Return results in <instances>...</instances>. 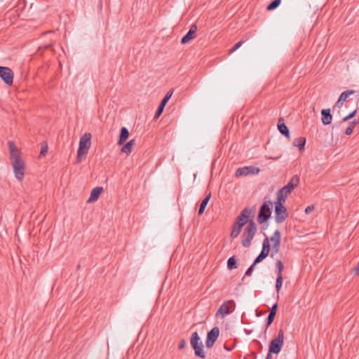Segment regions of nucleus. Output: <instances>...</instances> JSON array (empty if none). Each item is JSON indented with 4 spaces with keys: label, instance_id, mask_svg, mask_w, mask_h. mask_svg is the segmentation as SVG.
<instances>
[{
    "label": "nucleus",
    "instance_id": "obj_20",
    "mask_svg": "<svg viewBox=\"0 0 359 359\" xmlns=\"http://www.w3.org/2000/svg\"><path fill=\"white\" fill-rule=\"evenodd\" d=\"M104 191L103 187H97L94 188L90 193V196L88 200V203H93L96 201L99 197L100 195Z\"/></svg>",
    "mask_w": 359,
    "mask_h": 359
},
{
    "label": "nucleus",
    "instance_id": "obj_6",
    "mask_svg": "<svg viewBox=\"0 0 359 359\" xmlns=\"http://www.w3.org/2000/svg\"><path fill=\"white\" fill-rule=\"evenodd\" d=\"M190 344L194 349L195 355L201 358H205V355L203 351V345L197 332H194L191 337Z\"/></svg>",
    "mask_w": 359,
    "mask_h": 359
},
{
    "label": "nucleus",
    "instance_id": "obj_15",
    "mask_svg": "<svg viewBox=\"0 0 359 359\" xmlns=\"http://www.w3.org/2000/svg\"><path fill=\"white\" fill-rule=\"evenodd\" d=\"M355 93L354 90H347L344 92H343L338 100L334 104V107L341 108L343 107L344 102L348 101V99L350 95H353Z\"/></svg>",
    "mask_w": 359,
    "mask_h": 359
},
{
    "label": "nucleus",
    "instance_id": "obj_44",
    "mask_svg": "<svg viewBox=\"0 0 359 359\" xmlns=\"http://www.w3.org/2000/svg\"><path fill=\"white\" fill-rule=\"evenodd\" d=\"M80 269V265L79 264V265L77 266V269Z\"/></svg>",
    "mask_w": 359,
    "mask_h": 359
},
{
    "label": "nucleus",
    "instance_id": "obj_29",
    "mask_svg": "<svg viewBox=\"0 0 359 359\" xmlns=\"http://www.w3.org/2000/svg\"><path fill=\"white\" fill-rule=\"evenodd\" d=\"M358 123L355 121H350L348 123V127L346 128V129L345 130V134L346 135H350L353 133V128L355 126V125L357 124Z\"/></svg>",
    "mask_w": 359,
    "mask_h": 359
},
{
    "label": "nucleus",
    "instance_id": "obj_7",
    "mask_svg": "<svg viewBox=\"0 0 359 359\" xmlns=\"http://www.w3.org/2000/svg\"><path fill=\"white\" fill-rule=\"evenodd\" d=\"M272 203L270 201H264L260 207L258 212L257 222L259 224L266 222L271 215V206Z\"/></svg>",
    "mask_w": 359,
    "mask_h": 359
},
{
    "label": "nucleus",
    "instance_id": "obj_36",
    "mask_svg": "<svg viewBox=\"0 0 359 359\" xmlns=\"http://www.w3.org/2000/svg\"><path fill=\"white\" fill-rule=\"evenodd\" d=\"M267 256L264 255V253L260 252L259 255L255 258L254 261V265H256L257 264L261 262L262 260H264Z\"/></svg>",
    "mask_w": 359,
    "mask_h": 359
},
{
    "label": "nucleus",
    "instance_id": "obj_1",
    "mask_svg": "<svg viewBox=\"0 0 359 359\" xmlns=\"http://www.w3.org/2000/svg\"><path fill=\"white\" fill-rule=\"evenodd\" d=\"M92 135L89 133H84L79 140V146L77 151V158L76 163H80L82 161V157L86 156L88 154V149L91 145V140Z\"/></svg>",
    "mask_w": 359,
    "mask_h": 359
},
{
    "label": "nucleus",
    "instance_id": "obj_12",
    "mask_svg": "<svg viewBox=\"0 0 359 359\" xmlns=\"http://www.w3.org/2000/svg\"><path fill=\"white\" fill-rule=\"evenodd\" d=\"M280 237L281 235L280 231L276 230L270 238V241L272 243L271 257L279 252L280 245Z\"/></svg>",
    "mask_w": 359,
    "mask_h": 359
},
{
    "label": "nucleus",
    "instance_id": "obj_4",
    "mask_svg": "<svg viewBox=\"0 0 359 359\" xmlns=\"http://www.w3.org/2000/svg\"><path fill=\"white\" fill-rule=\"evenodd\" d=\"M284 342V331L281 329L278 331V336L272 339L269 346V353L266 359H272L271 353H280Z\"/></svg>",
    "mask_w": 359,
    "mask_h": 359
},
{
    "label": "nucleus",
    "instance_id": "obj_30",
    "mask_svg": "<svg viewBox=\"0 0 359 359\" xmlns=\"http://www.w3.org/2000/svg\"><path fill=\"white\" fill-rule=\"evenodd\" d=\"M281 3V0H273L268 6L266 9L268 11H273L276 9Z\"/></svg>",
    "mask_w": 359,
    "mask_h": 359
},
{
    "label": "nucleus",
    "instance_id": "obj_19",
    "mask_svg": "<svg viewBox=\"0 0 359 359\" xmlns=\"http://www.w3.org/2000/svg\"><path fill=\"white\" fill-rule=\"evenodd\" d=\"M9 153H10V160L15 159L16 158H20V154L18 149L15 145L14 142L12 141H8V142Z\"/></svg>",
    "mask_w": 359,
    "mask_h": 359
},
{
    "label": "nucleus",
    "instance_id": "obj_32",
    "mask_svg": "<svg viewBox=\"0 0 359 359\" xmlns=\"http://www.w3.org/2000/svg\"><path fill=\"white\" fill-rule=\"evenodd\" d=\"M276 264V266L278 268L277 276H283L282 272L283 271L284 266H283L281 260L280 259H277Z\"/></svg>",
    "mask_w": 359,
    "mask_h": 359
},
{
    "label": "nucleus",
    "instance_id": "obj_14",
    "mask_svg": "<svg viewBox=\"0 0 359 359\" xmlns=\"http://www.w3.org/2000/svg\"><path fill=\"white\" fill-rule=\"evenodd\" d=\"M219 335V329L217 327H213L210 331L208 332L205 346L207 348H211L213 346L215 342L217 339Z\"/></svg>",
    "mask_w": 359,
    "mask_h": 359
},
{
    "label": "nucleus",
    "instance_id": "obj_17",
    "mask_svg": "<svg viewBox=\"0 0 359 359\" xmlns=\"http://www.w3.org/2000/svg\"><path fill=\"white\" fill-rule=\"evenodd\" d=\"M322 123L323 125L327 126L331 123L332 116L331 114L330 109H323L321 110Z\"/></svg>",
    "mask_w": 359,
    "mask_h": 359
},
{
    "label": "nucleus",
    "instance_id": "obj_35",
    "mask_svg": "<svg viewBox=\"0 0 359 359\" xmlns=\"http://www.w3.org/2000/svg\"><path fill=\"white\" fill-rule=\"evenodd\" d=\"M275 316H276V315L272 313H269L268 317L266 319V323L267 327L270 326L272 324V323L275 318Z\"/></svg>",
    "mask_w": 359,
    "mask_h": 359
},
{
    "label": "nucleus",
    "instance_id": "obj_26",
    "mask_svg": "<svg viewBox=\"0 0 359 359\" xmlns=\"http://www.w3.org/2000/svg\"><path fill=\"white\" fill-rule=\"evenodd\" d=\"M270 252V245H269V239L268 237H266L262 243V249L261 252L264 253V255L268 256Z\"/></svg>",
    "mask_w": 359,
    "mask_h": 359
},
{
    "label": "nucleus",
    "instance_id": "obj_2",
    "mask_svg": "<svg viewBox=\"0 0 359 359\" xmlns=\"http://www.w3.org/2000/svg\"><path fill=\"white\" fill-rule=\"evenodd\" d=\"M299 183V177L298 175H294L290 182L281 188L277 193V200L285 202L288 195L292 191L298 186Z\"/></svg>",
    "mask_w": 359,
    "mask_h": 359
},
{
    "label": "nucleus",
    "instance_id": "obj_9",
    "mask_svg": "<svg viewBox=\"0 0 359 359\" xmlns=\"http://www.w3.org/2000/svg\"><path fill=\"white\" fill-rule=\"evenodd\" d=\"M255 212V207H253L252 209L245 208L237 217L236 223H237L238 224H239V226H241L243 227L245 224L248 223L249 221H248V219L250 217H253Z\"/></svg>",
    "mask_w": 359,
    "mask_h": 359
},
{
    "label": "nucleus",
    "instance_id": "obj_28",
    "mask_svg": "<svg viewBox=\"0 0 359 359\" xmlns=\"http://www.w3.org/2000/svg\"><path fill=\"white\" fill-rule=\"evenodd\" d=\"M227 268L229 270H233L237 268L236 259L235 256H232L229 258L227 261Z\"/></svg>",
    "mask_w": 359,
    "mask_h": 359
},
{
    "label": "nucleus",
    "instance_id": "obj_8",
    "mask_svg": "<svg viewBox=\"0 0 359 359\" xmlns=\"http://www.w3.org/2000/svg\"><path fill=\"white\" fill-rule=\"evenodd\" d=\"M13 168L15 177L19 180H22L25 175V163L21 157L16 158L11 161Z\"/></svg>",
    "mask_w": 359,
    "mask_h": 359
},
{
    "label": "nucleus",
    "instance_id": "obj_27",
    "mask_svg": "<svg viewBox=\"0 0 359 359\" xmlns=\"http://www.w3.org/2000/svg\"><path fill=\"white\" fill-rule=\"evenodd\" d=\"M241 229H242V226H239V224H238L237 223L235 222L233 224V227H232V231H231V237L232 238H237L239 236L240 233H241Z\"/></svg>",
    "mask_w": 359,
    "mask_h": 359
},
{
    "label": "nucleus",
    "instance_id": "obj_41",
    "mask_svg": "<svg viewBox=\"0 0 359 359\" xmlns=\"http://www.w3.org/2000/svg\"><path fill=\"white\" fill-rule=\"evenodd\" d=\"M277 309H278V304L276 303V304H274L272 306L271 309H270V312L269 313H272L276 315V311H277Z\"/></svg>",
    "mask_w": 359,
    "mask_h": 359
},
{
    "label": "nucleus",
    "instance_id": "obj_3",
    "mask_svg": "<svg viewBox=\"0 0 359 359\" xmlns=\"http://www.w3.org/2000/svg\"><path fill=\"white\" fill-rule=\"evenodd\" d=\"M257 230L256 224L253 219H250L242 234V245L243 247L249 248L251 245L252 240L253 239Z\"/></svg>",
    "mask_w": 359,
    "mask_h": 359
},
{
    "label": "nucleus",
    "instance_id": "obj_34",
    "mask_svg": "<svg viewBox=\"0 0 359 359\" xmlns=\"http://www.w3.org/2000/svg\"><path fill=\"white\" fill-rule=\"evenodd\" d=\"M283 284V276H277L276 288L278 292L282 287Z\"/></svg>",
    "mask_w": 359,
    "mask_h": 359
},
{
    "label": "nucleus",
    "instance_id": "obj_42",
    "mask_svg": "<svg viewBox=\"0 0 359 359\" xmlns=\"http://www.w3.org/2000/svg\"><path fill=\"white\" fill-rule=\"evenodd\" d=\"M313 210H314V205H311L308 206V207L305 209V212H306V214H309V213H311Z\"/></svg>",
    "mask_w": 359,
    "mask_h": 359
},
{
    "label": "nucleus",
    "instance_id": "obj_11",
    "mask_svg": "<svg viewBox=\"0 0 359 359\" xmlns=\"http://www.w3.org/2000/svg\"><path fill=\"white\" fill-rule=\"evenodd\" d=\"M13 72L8 67L0 66V78L8 86H11L13 83Z\"/></svg>",
    "mask_w": 359,
    "mask_h": 359
},
{
    "label": "nucleus",
    "instance_id": "obj_40",
    "mask_svg": "<svg viewBox=\"0 0 359 359\" xmlns=\"http://www.w3.org/2000/svg\"><path fill=\"white\" fill-rule=\"evenodd\" d=\"M352 273L355 276L359 275V263L354 268L352 269Z\"/></svg>",
    "mask_w": 359,
    "mask_h": 359
},
{
    "label": "nucleus",
    "instance_id": "obj_23",
    "mask_svg": "<svg viewBox=\"0 0 359 359\" xmlns=\"http://www.w3.org/2000/svg\"><path fill=\"white\" fill-rule=\"evenodd\" d=\"M210 198H211V194L209 193L205 197V198L202 201V202L201 203V205H200L198 212V215H201L204 212V210H205Z\"/></svg>",
    "mask_w": 359,
    "mask_h": 359
},
{
    "label": "nucleus",
    "instance_id": "obj_43",
    "mask_svg": "<svg viewBox=\"0 0 359 359\" xmlns=\"http://www.w3.org/2000/svg\"><path fill=\"white\" fill-rule=\"evenodd\" d=\"M185 344H186V341L184 339H182L180 341V344H179V346H178V348L179 349H182L184 348L185 346Z\"/></svg>",
    "mask_w": 359,
    "mask_h": 359
},
{
    "label": "nucleus",
    "instance_id": "obj_16",
    "mask_svg": "<svg viewBox=\"0 0 359 359\" xmlns=\"http://www.w3.org/2000/svg\"><path fill=\"white\" fill-rule=\"evenodd\" d=\"M196 31L197 26L195 24L192 25L189 32L181 39V43L185 44L188 43L190 40L194 39L196 37L195 33Z\"/></svg>",
    "mask_w": 359,
    "mask_h": 359
},
{
    "label": "nucleus",
    "instance_id": "obj_37",
    "mask_svg": "<svg viewBox=\"0 0 359 359\" xmlns=\"http://www.w3.org/2000/svg\"><path fill=\"white\" fill-rule=\"evenodd\" d=\"M243 44V41H240L238 43H236L234 46L229 50V53H232L233 52L236 51L237 49H238Z\"/></svg>",
    "mask_w": 359,
    "mask_h": 359
},
{
    "label": "nucleus",
    "instance_id": "obj_39",
    "mask_svg": "<svg viewBox=\"0 0 359 359\" xmlns=\"http://www.w3.org/2000/svg\"><path fill=\"white\" fill-rule=\"evenodd\" d=\"M255 266L254 265V263L247 269V271H245V276H251L253 270H254V268H255Z\"/></svg>",
    "mask_w": 359,
    "mask_h": 359
},
{
    "label": "nucleus",
    "instance_id": "obj_38",
    "mask_svg": "<svg viewBox=\"0 0 359 359\" xmlns=\"http://www.w3.org/2000/svg\"><path fill=\"white\" fill-rule=\"evenodd\" d=\"M48 152V145L47 144H45L44 145L41 146V151H40V156H45Z\"/></svg>",
    "mask_w": 359,
    "mask_h": 359
},
{
    "label": "nucleus",
    "instance_id": "obj_21",
    "mask_svg": "<svg viewBox=\"0 0 359 359\" xmlns=\"http://www.w3.org/2000/svg\"><path fill=\"white\" fill-rule=\"evenodd\" d=\"M129 137V131L126 127L121 129L118 144L122 145Z\"/></svg>",
    "mask_w": 359,
    "mask_h": 359
},
{
    "label": "nucleus",
    "instance_id": "obj_25",
    "mask_svg": "<svg viewBox=\"0 0 359 359\" xmlns=\"http://www.w3.org/2000/svg\"><path fill=\"white\" fill-rule=\"evenodd\" d=\"M356 113H357V109H355L354 111H353L352 112H351L348 115H347L346 116L344 117V118H342V120H341V121H340L338 123H337V124L334 125V126H332V128L334 129V128H337V127H339V126L342 123H344V122H346V121H348L351 120V118H353L355 116Z\"/></svg>",
    "mask_w": 359,
    "mask_h": 359
},
{
    "label": "nucleus",
    "instance_id": "obj_5",
    "mask_svg": "<svg viewBox=\"0 0 359 359\" xmlns=\"http://www.w3.org/2000/svg\"><path fill=\"white\" fill-rule=\"evenodd\" d=\"M284 203L279 200L274 202L275 220L278 224L283 223L289 215L287 208L283 205Z\"/></svg>",
    "mask_w": 359,
    "mask_h": 359
},
{
    "label": "nucleus",
    "instance_id": "obj_33",
    "mask_svg": "<svg viewBox=\"0 0 359 359\" xmlns=\"http://www.w3.org/2000/svg\"><path fill=\"white\" fill-rule=\"evenodd\" d=\"M165 106L163 104H159L155 115H154V119L158 118V117L162 114L163 110H164Z\"/></svg>",
    "mask_w": 359,
    "mask_h": 359
},
{
    "label": "nucleus",
    "instance_id": "obj_18",
    "mask_svg": "<svg viewBox=\"0 0 359 359\" xmlns=\"http://www.w3.org/2000/svg\"><path fill=\"white\" fill-rule=\"evenodd\" d=\"M278 129L279 132L287 139H290V130L284 123L283 118H279L278 122Z\"/></svg>",
    "mask_w": 359,
    "mask_h": 359
},
{
    "label": "nucleus",
    "instance_id": "obj_13",
    "mask_svg": "<svg viewBox=\"0 0 359 359\" xmlns=\"http://www.w3.org/2000/svg\"><path fill=\"white\" fill-rule=\"evenodd\" d=\"M259 171L260 169L255 166H245L237 169L235 175L236 177H239L242 176H247L248 175H256L258 174Z\"/></svg>",
    "mask_w": 359,
    "mask_h": 359
},
{
    "label": "nucleus",
    "instance_id": "obj_24",
    "mask_svg": "<svg viewBox=\"0 0 359 359\" xmlns=\"http://www.w3.org/2000/svg\"><path fill=\"white\" fill-rule=\"evenodd\" d=\"M306 144V138L304 137H300L296 140H294L293 144L294 147H297L299 148L300 151H302L304 149Z\"/></svg>",
    "mask_w": 359,
    "mask_h": 359
},
{
    "label": "nucleus",
    "instance_id": "obj_22",
    "mask_svg": "<svg viewBox=\"0 0 359 359\" xmlns=\"http://www.w3.org/2000/svg\"><path fill=\"white\" fill-rule=\"evenodd\" d=\"M135 144V140L134 139L130 140L126 144H125L122 148L121 151L123 153L126 154L127 155L130 154L132 152L133 147Z\"/></svg>",
    "mask_w": 359,
    "mask_h": 359
},
{
    "label": "nucleus",
    "instance_id": "obj_10",
    "mask_svg": "<svg viewBox=\"0 0 359 359\" xmlns=\"http://www.w3.org/2000/svg\"><path fill=\"white\" fill-rule=\"evenodd\" d=\"M236 308V304L233 300H228L224 302L216 313V316H221L224 317L225 316L232 313Z\"/></svg>",
    "mask_w": 359,
    "mask_h": 359
},
{
    "label": "nucleus",
    "instance_id": "obj_31",
    "mask_svg": "<svg viewBox=\"0 0 359 359\" xmlns=\"http://www.w3.org/2000/svg\"><path fill=\"white\" fill-rule=\"evenodd\" d=\"M173 90H174L173 89H170L169 91H168V93H166L165 97L161 100V104H163L164 106L166 105L167 102H168V100L170 99L171 96L172 95Z\"/></svg>",
    "mask_w": 359,
    "mask_h": 359
}]
</instances>
